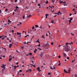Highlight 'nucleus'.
Returning <instances> with one entry per match:
<instances>
[{
    "instance_id": "19",
    "label": "nucleus",
    "mask_w": 77,
    "mask_h": 77,
    "mask_svg": "<svg viewBox=\"0 0 77 77\" xmlns=\"http://www.w3.org/2000/svg\"><path fill=\"white\" fill-rule=\"evenodd\" d=\"M30 65H32V66H34V67H36V66L35 65H33L32 64H31Z\"/></svg>"
},
{
    "instance_id": "10",
    "label": "nucleus",
    "mask_w": 77,
    "mask_h": 77,
    "mask_svg": "<svg viewBox=\"0 0 77 77\" xmlns=\"http://www.w3.org/2000/svg\"><path fill=\"white\" fill-rule=\"evenodd\" d=\"M46 46H47V44H44L43 45V46L42 47H45Z\"/></svg>"
},
{
    "instance_id": "55",
    "label": "nucleus",
    "mask_w": 77,
    "mask_h": 77,
    "mask_svg": "<svg viewBox=\"0 0 77 77\" xmlns=\"http://www.w3.org/2000/svg\"><path fill=\"white\" fill-rule=\"evenodd\" d=\"M2 5H5V3H2L1 4Z\"/></svg>"
},
{
    "instance_id": "50",
    "label": "nucleus",
    "mask_w": 77,
    "mask_h": 77,
    "mask_svg": "<svg viewBox=\"0 0 77 77\" xmlns=\"http://www.w3.org/2000/svg\"><path fill=\"white\" fill-rule=\"evenodd\" d=\"M30 32L31 34H32H32H33V32H30Z\"/></svg>"
},
{
    "instance_id": "38",
    "label": "nucleus",
    "mask_w": 77,
    "mask_h": 77,
    "mask_svg": "<svg viewBox=\"0 0 77 77\" xmlns=\"http://www.w3.org/2000/svg\"><path fill=\"white\" fill-rule=\"evenodd\" d=\"M55 2V0H54L52 1V2L53 3V4H54V2Z\"/></svg>"
},
{
    "instance_id": "41",
    "label": "nucleus",
    "mask_w": 77,
    "mask_h": 77,
    "mask_svg": "<svg viewBox=\"0 0 77 77\" xmlns=\"http://www.w3.org/2000/svg\"><path fill=\"white\" fill-rule=\"evenodd\" d=\"M61 46H62V45H59V47H61Z\"/></svg>"
},
{
    "instance_id": "16",
    "label": "nucleus",
    "mask_w": 77,
    "mask_h": 77,
    "mask_svg": "<svg viewBox=\"0 0 77 77\" xmlns=\"http://www.w3.org/2000/svg\"><path fill=\"white\" fill-rule=\"evenodd\" d=\"M42 38L45 39V37H44V35H42Z\"/></svg>"
},
{
    "instance_id": "37",
    "label": "nucleus",
    "mask_w": 77,
    "mask_h": 77,
    "mask_svg": "<svg viewBox=\"0 0 77 77\" xmlns=\"http://www.w3.org/2000/svg\"><path fill=\"white\" fill-rule=\"evenodd\" d=\"M61 57H60V55H59L58 56V58H60Z\"/></svg>"
},
{
    "instance_id": "42",
    "label": "nucleus",
    "mask_w": 77,
    "mask_h": 77,
    "mask_svg": "<svg viewBox=\"0 0 77 77\" xmlns=\"http://www.w3.org/2000/svg\"><path fill=\"white\" fill-rule=\"evenodd\" d=\"M52 12H54V10H53V11L52 10Z\"/></svg>"
},
{
    "instance_id": "11",
    "label": "nucleus",
    "mask_w": 77,
    "mask_h": 77,
    "mask_svg": "<svg viewBox=\"0 0 77 77\" xmlns=\"http://www.w3.org/2000/svg\"><path fill=\"white\" fill-rule=\"evenodd\" d=\"M12 59V57L11 58H10L9 59V61H11Z\"/></svg>"
},
{
    "instance_id": "34",
    "label": "nucleus",
    "mask_w": 77,
    "mask_h": 77,
    "mask_svg": "<svg viewBox=\"0 0 77 77\" xmlns=\"http://www.w3.org/2000/svg\"><path fill=\"white\" fill-rule=\"evenodd\" d=\"M16 9H18V7L17 6L16 7Z\"/></svg>"
},
{
    "instance_id": "45",
    "label": "nucleus",
    "mask_w": 77,
    "mask_h": 77,
    "mask_svg": "<svg viewBox=\"0 0 77 77\" xmlns=\"http://www.w3.org/2000/svg\"><path fill=\"white\" fill-rule=\"evenodd\" d=\"M38 50H42L40 48H38Z\"/></svg>"
},
{
    "instance_id": "3",
    "label": "nucleus",
    "mask_w": 77,
    "mask_h": 77,
    "mask_svg": "<svg viewBox=\"0 0 77 77\" xmlns=\"http://www.w3.org/2000/svg\"><path fill=\"white\" fill-rule=\"evenodd\" d=\"M32 71V70L30 69H29L27 71H26V72H31Z\"/></svg>"
},
{
    "instance_id": "8",
    "label": "nucleus",
    "mask_w": 77,
    "mask_h": 77,
    "mask_svg": "<svg viewBox=\"0 0 77 77\" xmlns=\"http://www.w3.org/2000/svg\"><path fill=\"white\" fill-rule=\"evenodd\" d=\"M9 48H11V47H12V44H10L9 45Z\"/></svg>"
},
{
    "instance_id": "58",
    "label": "nucleus",
    "mask_w": 77,
    "mask_h": 77,
    "mask_svg": "<svg viewBox=\"0 0 77 77\" xmlns=\"http://www.w3.org/2000/svg\"><path fill=\"white\" fill-rule=\"evenodd\" d=\"M35 51H37V49H35Z\"/></svg>"
},
{
    "instance_id": "51",
    "label": "nucleus",
    "mask_w": 77,
    "mask_h": 77,
    "mask_svg": "<svg viewBox=\"0 0 77 77\" xmlns=\"http://www.w3.org/2000/svg\"><path fill=\"white\" fill-rule=\"evenodd\" d=\"M64 72H65V71H66V70H65V69H64Z\"/></svg>"
},
{
    "instance_id": "22",
    "label": "nucleus",
    "mask_w": 77,
    "mask_h": 77,
    "mask_svg": "<svg viewBox=\"0 0 77 77\" xmlns=\"http://www.w3.org/2000/svg\"><path fill=\"white\" fill-rule=\"evenodd\" d=\"M5 69H2V73H3V72H4V70Z\"/></svg>"
},
{
    "instance_id": "59",
    "label": "nucleus",
    "mask_w": 77,
    "mask_h": 77,
    "mask_svg": "<svg viewBox=\"0 0 77 77\" xmlns=\"http://www.w3.org/2000/svg\"><path fill=\"white\" fill-rule=\"evenodd\" d=\"M63 3H64V4L66 3V2H63Z\"/></svg>"
},
{
    "instance_id": "46",
    "label": "nucleus",
    "mask_w": 77,
    "mask_h": 77,
    "mask_svg": "<svg viewBox=\"0 0 77 77\" xmlns=\"http://www.w3.org/2000/svg\"><path fill=\"white\" fill-rule=\"evenodd\" d=\"M65 72L66 73H68V72L66 71Z\"/></svg>"
},
{
    "instance_id": "1",
    "label": "nucleus",
    "mask_w": 77,
    "mask_h": 77,
    "mask_svg": "<svg viewBox=\"0 0 77 77\" xmlns=\"http://www.w3.org/2000/svg\"><path fill=\"white\" fill-rule=\"evenodd\" d=\"M65 51H67L68 52V51H69V47L68 45L66 46L65 47Z\"/></svg>"
},
{
    "instance_id": "48",
    "label": "nucleus",
    "mask_w": 77,
    "mask_h": 77,
    "mask_svg": "<svg viewBox=\"0 0 77 77\" xmlns=\"http://www.w3.org/2000/svg\"><path fill=\"white\" fill-rule=\"evenodd\" d=\"M21 34H20V36H19L20 38H21Z\"/></svg>"
},
{
    "instance_id": "49",
    "label": "nucleus",
    "mask_w": 77,
    "mask_h": 77,
    "mask_svg": "<svg viewBox=\"0 0 77 77\" xmlns=\"http://www.w3.org/2000/svg\"><path fill=\"white\" fill-rule=\"evenodd\" d=\"M58 66H60V63H59V64L58 65Z\"/></svg>"
},
{
    "instance_id": "44",
    "label": "nucleus",
    "mask_w": 77,
    "mask_h": 77,
    "mask_svg": "<svg viewBox=\"0 0 77 77\" xmlns=\"http://www.w3.org/2000/svg\"><path fill=\"white\" fill-rule=\"evenodd\" d=\"M12 32H13V33H14V30H12Z\"/></svg>"
},
{
    "instance_id": "6",
    "label": "nucleus",
    "mask_w": 77,
    "mask_h": 77,
    "mask_svg": "<svg viewBox=\"0 0 77 77\" xmlns=\"http://www.w3.org/2000/svg\"><path fill=\"white\" fill-rule=\"evenodd\" d=\"M50 68L51 69L53 70V69H55V68L54 67L53 68L52 67V66H51Z\"/></svg>"
},
{
    "instance_id": "21",
    "label": "nucleus",
    "mask_w": 77,
    "mask_h": 77,
    "mask_svg": "<svg viewBox=\"0 0 77 77\" xmlns=\"http://www.w3.org/2000/svg\"><path fill=\"white\" fill-rule=\"evenodd\" d=\"M59 3H60V4H61V3H63V1H59Z\"/></svg>"
},
{
    "instance_id": "56",
    "label": "nucleus",
    "mask_w": 77,
    "mask_h": 77,
    "mask_svg": "<svg viewBox=\"0 0 77 77\" xmlns=\"http://www.w3.org/2000/svg\"><path fill=\"white\" fill-rule=\"evenodd\" d=\"M17 2V0H15V2Z\"/></svg>"
},
{
    "instance_id": "62",
    "label": "nucleus",
    "mask_w": 77,
    "mask_h": 77,
    "mask_svg": "<svg viewBox=\"0 0 77 77\" xmlns=\"http://www.w3.org/2000/svg\"><path fill=\"white\" fill-rule=\"evenodd\" d=\"M18 62H17L16 63V65H18Z\"/></svg>"
},
{
    "instance_id": "18",
    "label": "nucleus",
    "mask_w": 77,
    "mask_h": 77,
    "mask_svg": "<svg viewBox=\"0 0 77 77\" xmlns=\"http://www.w3.org/2000/svg\"><path fill=\"white\" fill-rule=\"evenodd\" d=\"M45 3H46V4H48V0L46 1V2H45Z\"/></svg>"
},
{
    "instance_id": "13",
    "label": "nucleus",
    "mask_w": 77,
    "mask_h": 77,
    "mask_svg": "<svg viewBox=\"0 0 77 77\" xmlns=\"http://www.w3.org/2000/svg\"><path fill=\"white\" fill-rule=\"evenodd\" d=\"M63 55H64V57H65V56H66V54L64 53H63Z\"/></svg>"
},
{
    "instance_id": "9",
    "label": "nucleus",
    "mask_w": 77,
    "mask_h": 77,
    "mask_svg": "<svg viewBox=\"0 0 77 77\" xmlns=\"http://www.w3.org/2000/svg\"><path fill=\"white\" fill-rule=\"evenodd\" d=\"M44 54L41 53V54L40 55V56L41 57H42V56H43V55Z\"/></svg>"
},
{
    "instance_id": "7",
    "label": "nucleus",
    "mask_w": 77,
    "mask_h": 77,
    "mask_svg": "<svg viewBox=\"0 0 77 77\" xmlns=\"http://www.w3.org/2000/svg\"><path fill=\"white\" fill-rule=\"evenodd\" d=\"M71 71V68H69V69L68 71V72H68V73H69V74H70V71Z\"/></svg>"
},
{
    "instance_id": "63",
    "label": "nucleus",
    "mask_w": 77,
    "mask_h": 77,
    "mask_svg": "<svg viewBox=\"0 0 77 77\" xmlns=\"http://www.w3.org/2000/svg\"><path fill=\"white\" fill-rule=\"evenodd\" d=\"M34 53H36V51H34Z\"/></svg>"
},
{
    "instance_id": "15",
    "label": "nucleus",
    "mask_w": 77,
    "mask_h": 77,
    "mask_svg": "<svg viewBox=\"0 0 77 77\" xmlns=\"http://www.w3.org/2000/svg\"><path fill=\"white\" fill-rule=\"evenodd\" d=\"M8 23H12V21H11L10 20H8Z\"/></svg>"
},
{
    "instance_id": "27",
    "label": "nucleus",
    "mask_w": 77,
    "mask_h": 77,
    "mask_svg": "<svg viewBox=\"0 0 77 77\" xmlns=\"http://www.w3.org/2000/svg\"><path fill=\"white\" fill-rule=\"evenodd\" d=\"M71 35H72V36H74V34H73L72 33H71Z\"/></svg>"
},
{
    "instance_id": "17",
    "label": "nucleus",
    "mask_w": 77,
    "mask_h": 77,
    "mask_svg": "<svg viewBox=\"0 0 77 77\" xmlns=\"http://www.w3.org/2000/svg\"><path fill=\"white\" fill-rule=\"evenodd\" d=\"M21 33H19L18 32H17V35H21Z\"/></svg>"
},
{
    "instance_id": "39",
    "label": "nucleus",
    "mask_w": 77,
    "mask_h": 77,
    "mask_svg": "<svg viewBox=\"0 0 77 77\" xmlns=\"http://www.w3.org/2000/svg\"><path fill=\"white\" fill-rule=\"evenodd\" d=\"M69 15V16H71V15H72V14L70 13Z\"/></svg>"
},
{
    "instance_id": "32",
    "label": "nucleus",
    "mask_w": 77,
    "mask_h": 77,
    "mask_svg": "<svg viewBox=\"0 0 77 77\" xmlns=\"http://www.w3.org/2000/svg\"><path fill=\"white\" fill-rule=\"evenodd\" d=\"M19 72H22V70H19Z\"/></svg>"
},
{
    "instance_id": "26",
    "label": "nucleus",
    "mask_w": 77,
    "mask_h": 77,
    "mask_svg": "<svg viewBox=\"0 0 77 77\" xmlns=\"http://www.w3.org/2000/svg\"><path fill=\"white\" fill-rule=\"evenodd\" d=\"M51 22H52V24H53V23H54V20H53L52 21H51Z\"/></svg>"
},
{
    "instance_id": "61",
    "label": "nucleus",
    "mask_w": 77,
    "mask_h": 77,
    "mask_svg": "<svg viewBox=\"0 0 77 77\" xmlns=\"http://www.w3.org/2000/svg\"><path fill=\"white\" fill-rule=\"evenodd\" d=\"M70 43H71V44H73V43H72V42H71Z\"/></svg>"
},
{
    "instance_id": "4",
    "label": "nucleus",
    "mask_w": 77,
    "mask_h": 77,
    "mask_svg": "<svg viewBox=\"0 0 77 77\" xmlns=\"http://www.w3.org/2000/svg\"><path fill=\"white\" fill-rule=\"evenodd\" d=\"M37 69L38 72H41V70H40V68H39V67H38Z\"/></svg>"
},
{
    "instance_id": "20",
    "label": "nucleus",
    "mask_w": 77,
    "mask_h": 77,
    "mask_svg": "<svg viewBox=\"0 0 77 77\" xmlns=\"http://www.w3.org/2000/svg\"><path fill=\"white\" fill-rule=\"evenodd\" d=\"M38 6H39V8H41V5H40V4H38Z\"/></svg>"
},
{
    "instance_id": "25",
    "label": "nucleus",
    "mask_w": 77,
    "mask_h": 77,
    "mask_svg": "<svg viewBox=\"0 0 77 77\" xmlns=\"http://www.w3.org/2000/svg\"><path fill=\"white\" fill-rule=\"evenodd\" d=\"M8 9L7 8H6L5 9V11L6 12H7V11H8Z\"/></svg>"
},
{
    "instance_id": "14",
    "label": "nucleus",
    "mask_w": 77,
    "mask_h": 77,
    "mask_svg": "<svg viewBox=\"0 0 77 77\" xmlns=\"http://www.w3.org/2000/svg\"><path fill=\"white\" fill-rule=\"evenodd\" d=\"M32 17V16L29 14V16L27 17V18H29V17Z\"/></svg>"
},
{
    "instance_id": "24",
    "label": "nucleus",
    "mask_w": 77,
    "mask_h": 77,
    "mask_svg": "<svg viewBox=\"0 0 77 77\" xmlns=\"http://www.w3.org/2000/svg\"><path fill=\"white\" fill-rule=\"evenodd\" d=\"M25 16H23V19H24L25 18Z\"/></svg>"
},
{
    "instance_id": "2",
    "label": "nucleus",
    "mask_w": 77,
    "mask_h": 77,
    "mask_svg": "<svg viewBox=\"0 0 77 77\" xmlns=\"http://www.w3.org/2000/svg\"><path fill=\"white\" fill-rule=\"evenodd\" d=\"M2 68H4V69H5V68H6V67H5V65L4 64L2 65L1 66Z\"/></svg>"
},
{
    "instance_id": "36",
    "label": "nucleus",
    "mask_w": 77,
    "mask_h": 77,
    "mask_svg": "<svg viewBox=\"0 0 77 77\" xmlns=\"http://www.w3.org/2000/svg\"><path fill=\"white\" fill-rule=\"evenodd\" d=\"M29 54H30V56H32V54H32V53H30Z\"/></svg>"
},
{
    "instance_id": "47",
    "label": "nucleus",
    "mask_w": 77,
    "mask_h": 77,
    "mask_svg": "<svg viewBox=\"0 0 77 77\" xmlns=\"http://www.w3.org/2000/svg\"><path fill=\"white\" fill-rule=\"evenodd\" d=\"M32 29H35V27H34V26H32Z\"/></svg>"
},
{
    "instance_id": "52",
    "label": "nucleus",
    "mask_w": 77,
    "mask_h": 77,
    "mask_svg": "<svg viewBox=\"0 0 77 77\" xmlns=\"http://www.w3.org/2000/svg\"><path fill=\"white\" fill-rule=\"evenodd\" d=\"M48 74H49V75H50V74H51V72L48 73Z\"/></svg>"
},
{
    "instance_id": "5",
    "label": "nucleus",
    "mask_w": 77,
    "mask_h": 77,
    "mask_svg": "<svg viewBox=\"0 0 77 77\" xmlns=\"http://www.w3.org/2000/svg\"><path fill=\"white\" fill-rule=\"evenodd\" d=\"M72 19H73L72 18H71L70 19V20H69V23H71V21H72Z\"/></svg>"
},
{
    "instance_id": "53",
    "label": "nucleus",
    "mask_w": 77,
    "mask_h": 77,
    "mask_svg": "<svg viewBox=\"0 0 77 77\" xmlns=\"http://www.w3.org/2000/svg\"><path fill=\"white\" fill-rule=\"evenodd\" d=\"M60 15H62V13H61V12H60Z\"/></svg>"
},
{
    "instance_id": "23",
    "label": "nucleus",
    "mask_w": 77,
    "mask_h": 77,
    "mask_svg": "<svg viewBox=\"0 0 77 77\" xmlns=\"http://www.w3.org/2000/svg\"><path fill=\"white\" fill-rule=\"evenodd\" d=\"M51 45H53V44H54V43H53V42H51Z\"/></svg>"
},
{
    "instance_id": "60",
    "label": "nucleus",
    "mask_w": 77,
    "mask_h": 77,
    "mask_svg": "<svg viewBox=\"0 0 77 77\" xmlns=\"http://www.w3.org/2000/svg\"><path fill=\"white\" fill-rule=\"evenodd\" d=\"M24 44H26L27 43H26V42H25Z\"/></svg>"
},
{
    "instance_id": "31",
    "label": "nucleus",
    "mask_w": 77,
    "mask_h": 77,
    "mask_svg": "<svg viewBox=\"0 0 77 77\" xmlns=\"http://www.w3.org/2000/svg\"><path fill=\"white\" fill-rule=\"evenodd\" d=\"M36 42H38V43H40V42L39 40H37Z\"/></svg>"
},
{
    "instance_id": "12",
    "label": "nucleus",
    "mask_w": 77,
    "mask_h": 77,
    "mask_svg": "<svg viewBox=\"0 0 77 77\" xmlns=\"http://www.w3.org/2000/svg\"><path fill=\"white\" fill-rule=\"evenodd\" d=\"M17 66H14V69H16V68H17Z\"/></svg>"
},
{
    "instance_id": "57",
    "label": "nucleus",
    "mask_w": 77,
    "mask_h": 77,
    "mask_svg": "<svg viewBox=\"0 0 77 77\" xmlns=\"http://www.w3.org/2000/svg\"><path fill=\"white\" fill-rule=\"evenodd\" d=\"M46 36H48V34H47H47H46Z\"/></svg>"
},
{
    "instance_id": "28",
    "label": "nucleus",
    "mask_w": 77,
    "mask_h": 77,
    "mask_svg": "<svg viewBox=\"0 0 77 77\" xmlns=\"http://www.w3.org/2000/svg\"><path fill=\"white\" fill-rule=\"evenodd\" d=\"M65 44H66V45H68V44H69V43H66Z\"/></svg>"
},
{
    "instance_id": "30",
    "label": "nucleus",
    "mask_w": 77,
    "mask_h": 77,
    "mask_svg": "<svg viewBox=\"0 0 77 77\" xmlns=\"http://www.w3.org/2000/svg\"><path fill=\"white\" fill-rule=\"evenodd\" d=\"M35 27H38V25H35Z\"/></svg>"
},
{
    "instance_id": "33",
    "label": "nucleus",
    "mask_w": 77,
    "mask_h": 77,
    "mask_svg": "<svg viewBox=\"0 0 77 77\" xmlns=\"http://www.w3.org/2000/svg\"><path fill=\"white\" fill-rule=\"evenodd\" d=\"M40 43H39V45H38V47H40V46H41L40 45Z\"/></svg>"
},
{
    "instance_id": "43",
    "label": "nucleus",
    "mask_w": 77,
    "mask_h": 77,
    "mask_svg": "<svg viewBox=\"0 0 77 77\" xmlns=\"http://www.w3.org/2000/svg\"><path fill=\"white\" fill-rule=\"evenodd\" d=\"M75 77H77V75H75Z\"/></svg>"
},
{
    "instance_id": "40",
    "label": "nucleus",
    "mask_w": 77,
    "mask_h": 77,
    "mask_svg": "<svg viewBox=\"0 0 77 77\" xmlns=\"http://www.w3.org/2000/svg\"><path fill=\"white\" fill-rule=\"evenodd\" d=\"M67 59H69V57H67Z\"/></svg>"
},
{
    "instance_id": "29",
    "label": "nucleus",
    "mask_w": 77,
    "mask_h": 77,
    "mask_svg": "<svg viewBox=\"0 0 77 77\" xmlns=\"http://www.w3.org/2000/svg\"><path fill=\"white\" fill-rule=\"evenodd\" d=\"M45 16H46L47 17V16H48V14H45Z\"/></svg>"
},
{
    "instance_id": "64",
    "label": "nucleus",
    "mask_w": 77,
    "mask_h": 77,
    "mask_svg": "<svg viewBox=\"0 0 77 77\" xmlns=\"http://www.w3.org/2000/svg\"><path fill=\"white\" fill-rule=\"evenodd\" d=\"M57 14L58 15H59V13H57Z\"/></svg>"
},
{
    "instance_id": "35",
    "label": "nucleus",
    "mask_w": 77,
    "mask_h": 77,
    "mask_svg": "<svg viewBox=\"0 0 77 77\" xmlns=\"http://www.w3.org/2000/svg\"><path fill=\"white\" fill-rule=\"evenodd\" d=\"M66 3H65V4H64L63 5L64 6H66Z\"/></svg>"
},
{
    "instance_id": "54",
    "label": "nucleus",
    "mask_w": 77,
    "mask_h": 77,
    "mask_svg": "<svg viewBox=\"0 0 77 77\" xmlns=\"http://www.w3.org/2000/svg\"><path fill=\"white\" fill-rule=\"evenodd\" d=\"M74 14H75H75H76V12H75V11Z\"/></svg>"
}]
</instances>
